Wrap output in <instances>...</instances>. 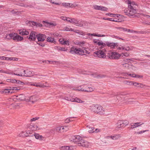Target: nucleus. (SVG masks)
<instances>
[{"instance_id": "obj_1", "label": "nucleus", "mask_w": 150, "mask_h": 150, "mask_svg": "<svg viewBox=\"0 0 150 150\" xmlns=\"http://www.w3.org/2000/svg\"><path fill=\"white\" fill-rule=\"evenodd\" d=\"M127 3L128 5V8L124 10V13L130 18L135 17V14L138 11V5L135 2H131L129 0L127 1Z\"/></svg>"}, {"instance_id": "obj_2", "label": "nucleus", "mask_w": 150, "mask_h": 150, "mask_svg": "<svg viewBox=\"0 0 150 150\" xmlns=\"http://www.w3.org/2000/svg\"><path fill=\"white\" fill-rule=\"evenodd\" d=\"M70 141H73L76 144H80V146L88 148L91 147V144L89 142L82 139L79 136H72L69 139Z\"/></svg>"}, {"instance_id": "obj_3", "label": "nucleus", "mask_w": 150, "mask_h": 150, "mask_svg": "<svg viewBox=\"0 0 150 150\" xmlns=\"http://www.w3.org/2000/svg\"><path fill=\"white\" fill-rule=\"evenodd\" d=\"M90 109L93 112L100 114H104L105 109L100 106L96 105H93L90 106Z\"/></svg>"}, {"instance_id": "obj_4", "label": "nucleus", "mask_w": 150, "mask_h": 150, "mask_svg": "<svg viewBox=\"0 0 150 150\" xmlns=\"http://www.w3.org/2000/svg\"><path fill=\"white\" fill-rule=\"evenodd\" d=\"M70 52L72 54H77L79 55L84 54L85 53H86L87 51L86 50H83L80 48H76L72 47L70 49Z\"/></svg>"}, {"instance_id": "obj_5", "label": "nucleus", "mask_w": 150, "mask_h": 150, "mask_svg": "<svg viewBox=\"0 0 150 150\" xmlns=\"http://www.w3.org/2000/svg\"><path fill=\"white\" fill-rule=\"evenodd\" d=\"M24 73H20V74H18V73H12V74H13L14 75H16L18 76H25V77H31L32 76H34V75L35 74H34L33 72H32L30 71H29L28 70H24L23 71Z\"/></svg>"}, {"instance_id": "obj_6", "label": "nucleus", "mask_w": 150, "mask_h": 150, "mask_svg": "<svg viewBox=\"0 0 150 150\" xmlns=\"http://www.w3.org/2000/svg\"><path fill=\"white\" fill-rule=\"evenodd\" d=\"M133 47H132L125 46H122V45H120L117 43V45H116V48L117 50H125L126 51H129L133 49Z\"/></svg>"}, {"instance_id": "obj_7", "label": "nucleus", "mask_w": 150, "mask_h": 150, "mask_svg": "<svg viewBox=\"0 0 150 150\" xmlns=\"http://www.w3.org/2000/svg\"><path fill=\"white\" fill-rule=\"evenodd\" d=\"M11 39H13L16 41H21L23 39V37L17 35L16 33H11Z\"/></svg>"}, {"instance_id": "obj_8", "label": "nucleus", "mask_w": 150, "mask_h": 150, "mask_svg": "<svg viewBox=\"0 0 150 150\" xmlns=\"http://www.w3.org/2000/svg\"><path fill=\"white\" fill-rule=\"evenodd\" d=\"M129 123L128 121L127 120H120L117 123V127L118 128H120L126 126Z\"/></svg>"}, {"instance_id": "obj_9", "label": "nucleus", "mask_w": 150, "mask_h": 150, "mask_svg": "<svg viewBox=\"0 0 150 150\" xmlns=\"http://www.w3.org/2000/svg\"><path fill=\"white\" fill-rule=\"evenodd\" d=\"M95 56L99 58H105L106 56L105 53L102 50H99L94 52Z\"/></svg>"}, {"instance_id": "obj_10", "label": "nucleus", "mask_w": 150, "mask_h": 150, "mask_svg": "<svg viewBox=\"0 0 150 150\" xmlns=\"http://www.w3.org/2000/svg\"><path fill=\"white\" fill-rule=\"evenodd\" d=\"M46 38L45 35L40 33L38 34L37 36V38L38 41H44Z\"/></svg>"}, {"instance_id": "obj_11", "label": "nucleus", "mask_w": 150, "mask_h": 150, "mask_svg": "<svg viewBox=\"0 0 150 150\" xmlns=\"http://www.w3.org/2000/svg\"><path fill=\"white\" fill-rule=\"evenodd\" d=\"M68 129L66 126L57 127L56 128V130L57 132H62L67 131Z\"/></svg>"}, {"instance_id": "obj_12", "label": "nucleus", "mask_w": 150, "mask_h": 150, "mask_svg": "<svg viewBox=\"0 0 150 150\" xmlns=\"http://www.w3.org/2000/svg\"><path fill=\"white\" fill-rule=\"evenodd\" d=\"M37 35L38 34L36 32L34 31H32L30 34L29 39L34 40L37 38Z\"/></svg>"}, {"instance_id": "obj_13", "label": "nucleus", "mask_w": 150, "mask_h": 150, "mask_svg": "<svg viewBox=\"0 0 150 150\" xmlns=\"http://www.w3.org/2000/svg\"><path fill=\"white\" fill-rule=\"evenodd\" d=\"M94 8L96 10H101L102 11H107L108 8L102 6H99L97 5H95L93 6Z\"/></svg>"}, {"instance_id": "obj_14", "label": "nucleus", "mask_w": 150, "mask_h": 150, "mask_svg": "<svg viewBox=\"0 0 150 150\" xmlns=\"http://www.w3.org/2000/svg\"><path fill=\"white\" fill-rule=\"evenodd\" d=\"M120 57V54L116 52H113L111 53V57L112 59H117Z\"/></svg>"}, {"instance_id": "obj_15", "label": "nucleus", "mask_w": 150, "mask_h": 150, "mask_svg": "<svg viewBox=\"0 0 150 150\" xmlns=\"http://www.w3.org/2000/svg\"><path fill=\"white\" fill-rule=\"evenodd\" d=\"M106 44L108 46L110 47L111 48H116V45H117V43L107 42Z\"/></svg>"}, {"instance_id": "obj_16", "label": "nucleus", "mask_w": 150, "mask_h": 150, "mask_svg": "<svg viewBox=\"0 0 150 150\" xmlns=\"http://www.w3.org/2000/svg\"><path fill=\"white\" fill-rule=\"evenodd\" d=\"M19 34L22 35H27L29 34V32L25 29L20 30H19Z\"/></svg>"}, {"instance_id": "obj_17", "label": "nucleus", "mask_w": 150, "mask_h": 150, "mask_svg": "<svg viewBox=\"0 0 150 150\" xmlns=\"http://www.w3.org/2000/svg\"><path fill=\"white\" fill-rule=\"evenodd\" d=\"M34 136L35 137L36 139H39L40 141L43 140L44 138V137L42 136V135H40L38 134L34 133Z\"/></svg>"}, {"instance_id": "obj_18", "label": "nucleus", "mask_w": 150, "mask_h": 150, "mask_svg": "<svg viewBox=\"0 0 150 150\" xmlns=\"http://www.w3.org/2000/svg\"><path fill=\"white\" fill-rule=\"evenodd\" d=\"M143 123H141V122H136L132 123L131 125V128L133 129L137 127H138L142 125Z\"/></svg>"}, {"instance_id": "obj_19", "label": "nucleus", "mask_w": 150, "mask_h": 150, "mask_svg": "<svg viewBox=\"0 0 150 150\" xmlns=\"http://www.w3.org/2000/svg\"><path fill=\"white\" fill-rule=\"evenodd\" d=\"M86 35L88 36H97L98 37H103L105 36V35H104L97 34L96 33L91 34L88 33H87Z\"/></svg>"}, {"instance_id": "obj_20", "label": "nucleus", "mask_w": 150, "mask_h": 150, "mask_svg": "<svg viewBox=\"0 0 150 150\" xmlns=\"http://www.w3.org/2000/svg\"><path fill=\"white\" fill-rule=\"evenodd\" d=\"M24 134L26 137H32L34 136V133H33L32 131H28Z\"/></svg>"}, {"instance_id": "obj_21", "label": "nucleus", "mask_w": 150, "mask_h": 150, "mask_svg": "<svg viewBox=\"0 0 150 150\" xmlns=\"http://www.w3.org/2000/svg\"><path fill=\"white\" fill-rule=\"evenodd\" d=\"M121 137V135L120 134H116L113 136H111L110 137H108V138L110 137L112 139L115 140L118 139Z\"/></svg>"}, {"instance_id": "obj_22", "label": "nucleus", "mask_w": 150, "mask_h": 150, "mask_svg": "<svg viewBox=\"0 0 150 150\" xmlns=\"http://www.w3.org/2000/svg\"><path fill=\"white\" fill-rule=\"evenodd\" d=\"M1 93H13L12 91H11V90L9 89H5L1 90L0 91Z\"/></svg>"}, {"instance_id": "obj_23", "label": "nucleus", "mask_w": 150, "mask_h": 150, "mask_svg": "<svg viewBox=\"0 0 150 150\" xmlns=\"http://www.w3.org/2000/svg\"><path fill=\"white\" fill-rule=\"evenodd\" d=\"M47 41L50 42L54 43L56 42V41L53 38L51 37H48L47 38Z\"/></svg>"}, {"instance_id": "obj_24", "label": "nucleus", "mask_w": 150, "mask_h": 150, "mask_svg": "<svg viewBox=\"0 0 150 150\" xmlns=\"http://www.w3.org/2000/svg\"><path fill=\"white\" fill-rule=\"evenodd\" d=\"M87 127L89 129L88 132L89 133H94V130L95 129L94 127H90L89 125H87Z\"/></svg>"}, {"instance_id": "obj_25", "label": "nucleus", "mask_w": 150, "mask_h": 150, "mask_svg": "<svg viewBox=\"0 0 150 150\" xmlns=\"http://www.w3.org/2000/svg\"><path fill=\"white\" fill-rule=\"evenodd\" d=\"M123 75L127 77V76H129L132 77L134 78V74L133 73H129L126 72L125 73H123Z\"/></svg>"}, {"instance_id": "obj_26", "label": "nucleus", "mask_w": 150, "mask_h": 150, "mask_svg": "<svg viewBox=\"0 0 150 150\" xmlns=\"http://www.w3.org/2000/svg\"><path fill=\"white\" fill-rule=\"evenodd\" d=\"M62 5L63 6L67 8L70 7L72 5V4H71V3H62Z\"/></svg>"}, {"instance_id": "obj_27", "label": "nucleus", "mask_w": 150, "mask_h": 150, "mask_svg": "<svg viewBox=\"0 0 150 150\" xmlns=\"http://www.w3.org/2000/svg\"><path fill=\"white\" fill-rule=\"evenodd\" d=\"M73 101L72 102H75L79 103H83L84 102V101H82L81 99L77 98H73Z\"/></svg>"}, {"instance_id": "obj_28", "label": "nucleus", "mask_w": 150, "mask_h": 150, "mask_svg": "<svg viewBox=\"0 0 150 150\" xmlns=\"http://www.w3.org/2000/svg\"><path fill=\"white\" fill-rule=\"evenodd\" d=\"M73 23L76 25V26H82V25L81 24V23L79 21L74 19V21H73Z\"/></svg>"}, {"instance_id": "obj_29", "label": "nucleus", "mask_w": 150, "mask_h": 150, "mask_svg": "<svg viewBox=\"0 0 150 150\" xmlns=\"http://www.w3.org/2000/svg\"><path fill=\"white\" fill-rule=\"evenodd\" d=\"M94 89L95 88L93 87H88L85 90V91L86 92H91L93 91Z\"/></svg>"}, {"instance_id": "obj_30", "label": "nucleus", "mask_w": 150, "mask_h": 150, "mask_svg": "<svg viewBox=\"0 0 150 150\" xmlns=\"http://www.w3.org/2000/svg\"><path fill=\"white\" fill-rule=\"evenodd\" d=\"M30 101L32 103H34L37 101L36 99V97L35 96H33L30 97Z\"/></svg>"}, {"instance_id": "obj_31", "label": "nucleus", "mask_w": 150, "mask_h": 150, "mask_svg": "<svg viewBox=\"0 0 150 150\" xmlns=\"http://www.w3.org/2000/svg\"><path fill=\"white\" fill-rule=\"evenodd\" d=\"M124 82L127 85L131 86L133 85L134 81L126 80L124 81Z\"/></svg>"}, {"instance_id": "obj_32", "label": "nucleus", "mask_w": 150, "mask_h": 150, "mask_svg": "<svg viewBox=\"0 0 150 150\" xmlns=\"http://www.w3.org/2000/svg\"><path fill=\"white\" fill-rule=\"evenodd\" d=\"M55 49H57L59 51H65L66 50H65V48L64 47H55Z\"/></svg>"}, {"instance_id": "obj_33", "label": "nucleus", "mask_w": 150, "mask_h": 150, "mask_svg": "<svg viewBox=\"0 0 150 150\" xmlns=\"http://www.w3.org/2000/svg\"><path fill=\"white\" fill-rule=\"evenodd\" d=\"M118 95V93L112 92L109 94V96L111 97H112Z\"/></svg>"}, {"instance_id": "obj_34", "label": "nucleus", "mask_w": 150, "mask_h": 150, "mask_svg": "<svg viewBox=\"0 0 150 150\" xmlns=\"http://www.w3.org/2000/svg\"><path fill=\"white\" fill-rule=\"evenodd\" d=\"M120 57L122 56V57H123V56H125V57H127L129 55V54L127 52H124L120 54Z\"/></svg>"}, {"instance_id": "obj_35", "label": "nucleus", "mask_w": 150, "mask_h": 150, "mask_svg": "<svg viewBox=\"0 0 150 150\" xmlns=\"http://www.w3.org/2000/svg\"><path fill=\"white\" fill-rule=\"evenodd\" d=\"M18 96L19 97V98L20 100H25V99L24 96L23 94H21L20 95H18Z\"/></svg>"}, {"instance_id": "obj_36", "label": "nucleus", "mask_w": 150, "mask_h": 150, "mask_svg": "<svg viewBox=\"0 0 150 150\" xmlns=\"http://www.w3.org/2000/svg\"><path fill=\"white\" fill-rule=\"evenodd\" d=\"M122 66L124 67H125L127 68H129V64H128V63H122Z\"/></svg>"}, {"instance_id": "obj_37", "label": "nucleus", "mask_w": 150, "mask_h": 150, "mask_svg": "<svg viewBox=\"0 0 150 150\" xmlns=\"http://www.w3.org/2000/svg\"><path fill=\"white\" fill-rule=\"evenodd\" d=\"M129 60L132 61V59H124L123 60V61L122 62V63H123V62H124V63H128Z\"/></svg>"}, {"instance_id": "obj_38", "label": "nucleus", "mask_w": 150, "mask_h": 150, "mask_svg": "<svg viewBox=\"0 0 150 150\" xmlns=\"http://www.w3.org/2000/svg\"><path fill=\"white\" fill-rule=\"evenodd\" d=\"M128 94L126 92H121L120 93H118V95H120L121 96H125Z\"/></svg>"}, {"instance_id": "obj_39", "label": "nucleus", "mask_w": 150, "mask_h": 150, "mask_svg": "<svg viewBox=\"0 0 150 150\" xmlns=\"http://www.w3.org/2000/svg\"><path fill=\"white\" fill-rule=\"evenodd\" d=\"M64 30L65 31H74V30L72 28H69L67 27H65L64 28Z\"/></svg>"}, {"instance_id": "obj_40", "label": "nucleus", "mask_w": 150, "mask_h": 150, "mask_svg": "<svg viewBox=\"0 0 150 150\" xmlns=\"http://www.w3.org/2000/svg\"><path fill=\"white\" fill-rule=\"evenodd\" d=\"M69 149V146H62L61 148L62 150H67Z\"/></svg>"}, {"instance_id": "obj_41", "label": "nucleus", "mask_w": 150, "mask_h": 150, "mask_svg": "<svg viewBox=\"0 0 150 150\" xmlns=\"http://www.w3.org/2000/svg\"><path fill=\"white\" fill-rule=\"evenodd\" d=\"M119 30L120 31H123L124 32H127L128 29L125 28L120 27L119 28Z\"/></svg>"}, {"instance_id": "obj_42", "label": "nucleus", "mask_w": 150, "mask_h": 150, "mask_svg": "<svg viewBox=\"0 0 150 150\" xmlns=\"http://www.w3.org/2000/svg\"><path fill=\"white\" fill-rule=\"evenodd\" d=\"M64 99L66 100L70 101L72 102V101H73V98H71L70 97L69 98L67 97H64Z\"/></svg>"}, {"instance_id": "obj_43", "label": "nucleus", "mask_w": 150, "mask_h": 150, "mask_svg": "<svg viewBox=\"0 0 150 150\" xmlns=\"http://www.w3.org/2000/svg\"><path fill=\"white\" fill-rule=\"evenodd\" d=\"M8 81H10L12 83H17L16 80L15 79H8Z\"/></svg>"}, {"instance_id": "obj_44", "label": "nucleus", "mask_w": 150, "mask_h": 150, "mask_svg": "<svg viewBox=\"0 0 150 150\" xmlns=\"http://www.w3.org/2000/svg\"><path fill=\"white\" fill-rule=\"evenodd\" d=\"M76 90H78L79 91H85V89H83L82 88H81V87L80 86L78 88H76L75 89Z\"/></svg>"}, {"instance_id": "obj_45", "label": "nucleus", "mask_w": 150, "mask_h": 150, "mask_svg": "<svg viewBox=\"0 0 150 150\" xmlns=\"http://www.w3.org/2000/svg\"><path fill=\"white\" fill-rule=\"evenodd\" d=\"M33 130H39L40 129V128H39L38 127V126L37 125H34L33 126Z\"/></svg>"}, {"instance_id": "obj_46", "label": "nucleus", "mask_w": 150, "mask_h": 150, "mask_svg": "<svg viewBox=\"0 0 150 150\" xmlns=\"http://www.w3.org/2000/svg\"><path fill=\"white\" fill-rule=\"evenodd\" d=\"M67 19H68V20L67 19V21L69 22H70L71 23H73V21H74V19H74V18L71 19L70 18H68Z\"/></svg>"}, {"instance_id": "obj_47", "label": "nucleus", "mask_w": 150, "mask_h": 150, "mask_svg": "<svg viewBox=\"0 0 150 150\" xmlns=\"http://www.w3.org/2000/svg\"><path fill=\"white\" fill-rule=\"evenodd\" d=\"M143 77V76L142 75H139L138 74H134V78H142Z\"/></svg>"}, {"instance_id": "obj_48", "label": "nucleus", "mask_w": 150, "mask_h": 150, "mask_svg": "<svg viewBox=\"0 0 150 150\" xmlns=\"http://www.w3.org/2000/svg\"><path fill=\"white\" fill-rule=\"evenodd\" d=\"M5 38L8 40L11 39V33L7 35L6 36Z\"/></svg>"}, {"instance_id": "obj_49", "label": "nucleus", "mask_w": 150, "mask_h": 150, "mask_svg": "<svg viewBox=\"0 0 150 150\" xmlns=\"http://www.w3.org/2000/svg\"><path fill=\"white\" fill-rule=\"evenodd\" d=\"M69 41L66 40H64L63 43V45H69Z\"/></svg>"}, {"instance_id": "obj_50", "label": "nucleus", "mask_w": 150, "mask_h": 150, "mask_svg": "<svg viewBox=\"0 0 150 150\" xmlns=\"http://www.w3.org/2000/svg\"><path fill=\"white\" fill-rule=\"evenodd\" d=\"M107 15H108L109 16H112L111 15H113V16H113L114 17H118V15H116V14H112V13H107L106 14Z\"/></svg>"}, {"instance_id": "obj_51", "label": "nucleus", "mask_w": 150, "mask_h": 150, "mask_svg": "<svg viewBox=\"0 0 150 150\" xmlns=\"http://www.w3.org/2000/svg\"><path fill=\"white\" fill-rule=\"evenodd\" d=\"M148 131V130H143L142 131H141L140 132H137V134H142L143 133H144L146 131Z\"/></svg>"}, {"instance_id": "obj_52", "label": "nucleus", "mask_w": 150, "mask_h": 150, "mask_svg": "<svg viewBox=\"0 0 150 150\" xmlns=\"http://www.w3.org/2000/svg\"><path fill=\"white\" fill-rule=\"evenodd\" d=\"M39 118V117L33 118L31 119L30 121H35V120H38Z\"/></svg>"}, {"instance_id": "obj_53", "label": "nucleus", "mask_w": 150, "mask_h": 150, "mask_svg": "<svg viewBox=\"0 0 150 150\" xmlns=\"http://www.w3.org/2000/svg\"><path fill=\"white\" fill-rule=\"evenodd\" d=\"M64 39L63 38H61L59 39V41L60 43L63 45V42L64 41Z\"/></svg>"}, {"instance_id": "obj_54", "label": "nucleus", "mask_w": 150, "mask_h": 150, "mask_svg": "<svg viewBox=\"0 0 150 150\" xmlns=\"http://www.w3.org/2000/svg\"><path fill=\"white\" fill-rule=\"evenodd\" d=\"M142 23L145 25H149V21H144L142 22Z\"/></svg>"}, {"instance_id": "obj_55", "label": "nucleus", "mask_w": 150, "mask_h": 150, "mask_svg": "<svg viewBox=\"0 0 150 150\" xmlns=\"http://www.w3.org/2000/svg\"><path fill=\"white\" fill-rule=\"evenodd\" d=\"M112 21L114 22H120V21L119 19L117 18H113V20H112Z\"/></svg>"}, {"instance_id": "obj_56", "label": "nucleus", "mask_w": 150, "mask_h": 150, "mask_svg": "<svg viewBox=\"0 0 150 150\" xmlns=\"http://www.w3.org/2000/svg\"><path fill=\"white\" fill-rule=\"evenodd\" d=\"M61 18L64 21H67V19L68 20V18L66 17L62 16L61 17Z\"/></svg>"}, {"instance_id": "obj_57", "label": "nucleus", "mask_w": 150, "mask_h": 150, "mask_svg": "<svg viewBox=\"0 0 150 150\" xmlns=\"http://www.w3.org/2000/svg\"><path fill=\"white\" fill-rule=\"evenodd\" d=\"M71 120H70V118H67L65 121V122L66 123H69V122L71 121Z\"/></svg>"}, {"instance_id": "obj_58", "label": "nucleus", "mask_w": 150, "mask_h": 150, "mask_svg": "<svg viewBox=\"0 0 150 150\" xmlns=\"http://www.w3.org/2000/svg\"><path fill=\"white\" fill-rule=\"evenodd\" d=\"M139 83H137L136 82H134L133 85L134 86L137 87L139 85Z\"/></svg>"}, {"instance_id": "obj_59", "label": "nucleus", "mask_w": 150, "mask_h": 150, "mask_svg": "<svg viewBox=\"0 0 150 150\" xmlns=\"http://www.w3.org/2000/svg\"><path fill=\"white\" fill-rule=\"evenodd\" d=\"M38 85H39L38 87H42L44 86L43 84L41 83H37Z\"/></svg>"}, {"instance_id": "obj_60", "label": "nucleus", "mask_w": 150, "mask_h": 150, "mask_svg": "<svg viewBox=\"0 0 150 150\" xmlns=\"http://www.w3.org/2000/svg\"><path fill=\"white\" fill-rule=\"evenodd\" d=\"M127 32H130V33H132L133 32H134L135 33L137 32H136V31H134V30H130L129 29H128Z\"/></svg>"}, {"instance_id": "obj_61", "label": "nucleus", "mask_w": 150, "mask_h": 150, "mask_svg": "<svg viewBox=\"0 0 150 150\" xmlns=\"http://www.w3.org/2000/svg\"><path fill=\"white\" fill-rule=\"evenodd\" d=\"M36 26L37 27H42V25L40 23H37Z\"/></svg>"}, {"instance_id": "obj_62", "label": "nucleus", "mask_w": 150, "mask_h": 150, "mask_svg": "<svg viewBox=\"0 0 150 150\" xmlns=\"http://www.w3.org/2000/svg\"><path fill=\"white\" fill-rule=\"evenodd\" d=\"M143 87V85L142 84L139 83V85L137 86V87L138 88H142Z\"/></svg>"}, {"instance_id": "obj_63", "label": "nucleus", "mask_w": 150, "mask_h": 150, "mask_svg": "<svg viewBox=\"0 0 150 150\" xmlns=\"http://www.w3.org/2000/svg\"><path fill=\"white\" fill-rule=\"evenodd\" d=\"M99 131V130L98 128L96 129L95 130H94V133H97Z\"/></svg>"}, {"instance_id": "obj_64", "label": "nucleus", "mask_w": 150, "mask_h": 150, "mask_svg": "<svg viewBox=\"0 0 150 150\" xmlns=\"http://www.w3.org/2000/svg\"><path fill=\"white\" fill-rule=\"evenodd\" d=\"M37 44L40 45L42 47H44V44L41 42L37 43Z\"/></svg>"}]
</instances>
